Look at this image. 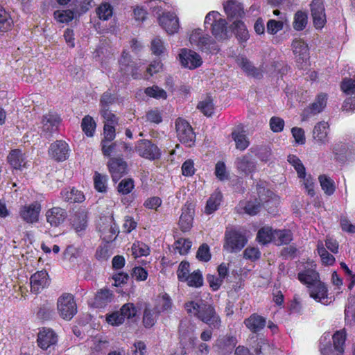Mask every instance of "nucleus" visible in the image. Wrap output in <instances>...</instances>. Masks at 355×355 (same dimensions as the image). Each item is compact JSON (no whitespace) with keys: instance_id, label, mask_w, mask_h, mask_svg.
<instances>
[{"instance_id":"49","label":"nucleus","mask_w":355,"mask_h":355,"mask_svg":"<svg viewBox=\"0 0 355 355\" xmlns=\"http://www.w3.org/2000/svg\"><path fill=\"white\" fill-rule=\"evenodd\" d=\"M214 173L220 181H225L230 179L229 173L227 171L225 164L223 162H217Z\"/></svg>"},{"instance_id":"24","label":"nucleus","mask_w":355,"mask_h":355,"mask_svg":"<svg viewBox=\"0 0 355 355\" xmlns=\"http://www.w3.org/2000/svg\"><path fill=\"white\" fill-rule=\"evenodd\" d=\"M121 71L124 75H131L133 78H139V75L135 71V67L130 60V55L126 51H123L119 60Z\"/></svg>"},{"instance_id":"1","label":"nucleus","mask_w":355,"mask_h":355,"mask_svg":"<svg viewBox=\"0 0 355 355\" xmlns=\"http://www.w3.org/2000/svg\"><path fill=\"white\" fill-rule=\"evenodd\" d=\"M184 308L189 314H193L211 329H218L220 327V318L211 304L202 300L190 301L184 304Z\"/></svg>"},{"instance_id":"29","label":"nucleus","mask_w":355,"mask_h":355,"mask_svg":"<svg viewBox=\"0 0 355 355\" xmlns=\"http://www.w3.org/2000/svg\"><path fill=\"white\" fill-rule=\"evenodd\" d=\"M75 10L71 9L67 10H57L53 12V17L55 20L61 24H67L71 21L75 17Z\"/></svg>"},{"instance_id":"40","label":"nucleus","mask_w":355,"mask_h":355,"mask_svg":"<svg viewBox=\"0 0 355 355\" xmlns=\"http://www.w3.org/2000/svg\"><path fill=\"white\" fill-rule=\"evenodd\" d=\"M236 165L238 169L245 173L252 172L255 167L254 162L249 159V157H239L237 159Z\"/></svg>"},{"instance_id":"46","label":"nucleus","mask_w":355,"mask_h":355,"mask_svg":"<svg viewBox=\"0 0 355 355\" xmlns=\"http://www.w3.org/2000/svg\"><path fill=\"white\" fill-rule=\"evenodd\" d=\"M236 345V339L234 337H226L218 340L217 345L227 353H231Z\"/></svg>"},{"instance_id":"55","label":"nucleus","mask_w":355,"mask_h":355,"mask_svg":"<svg viewBox=\"0 0 355 355\" xmlns=\"http://www.w3.org/2000/svg\"><path fill=\"white\" fill-rule=\"evenodd\" d=\"M275 235L278 239L279 245L288 244L293 239L292 233L288 230H275Z\"/></svg>"},{"instance_id":"54","label":"nucleus","mask_w":355,"mask_h":355,"mask_svg":"<svg viewBox=\"0 0 355 355\" xmlns=\"http://www.w3.org/2000/svg\"><path fill=\"white\" fill-rule=\"evenodd\" d=\"M211 255L209 250V247L207 243L202 244L196 253V258L204 262H207L211 259Z\"/></svg>"},{"instance_id":"22","label":"nucleus","mask_w":355,"mask_h":355,"mask_svg":"<svg viewBox=\"0 0 355 355\" xmlns=\"http://www.w3.org/2000/svg\"><path fill=\"white\" fill-rule=\"evenodd\" d=\"M244 324L252 332L258 333L265 327L266 320L261 315L253 313L244 320Z\"/></svg>"},{"instance_id":"26","label":"nucleus","mask_w":355,"mask_h":355,"mask_svg":"<svg viewBox=\"0 0 355 355\" xmlns=\"http://www.w3.org/2000/svg\"><path fill=\"white\" fill-rule=\"evenodd\" d=\"M329 124L325 121L318 123L313 131L314 139L320 143L324 144L328 141Z\"/></svg>"},{"instance_id":"18","label":"nucleus","mask_w":355,"mask_h":355,"mask_svg":"<svg viewBox=\"0 0 355 355\" xmlns=\"http://www.w3.org/2000/svg\"><path fill=\"white\" fill-rule=\"evenodd\" d=\"M224 10L228 18L241 19L244 15L243 6L237 0H227L223 3Z\"/></svg>"},{"instance_id":"50","label":"nucleus","mask_w":355,"mask_h":355,"mask_svg":"<svg viewBox=\"0 0 355 355\" xmlns=\"http://www.w3.org/2000/svg\"><path fill=\"white\" fill-rule=\"evenodd\" d=\"M288 161L294 166L299 178H304L306 177L305 167L297 157H288Z\"/></svg>"},{"instance_id":"14","label":"nucleus","mask_w":355,"mask_h":355,"mask_svg":"<svg viewBox=\"0 0 355 355\" xmlns=\"http://www.w3.org/2000/svg\"><path fill=\"white\" fill-rule=\"evenodd\" d=\"M57 341L58 336L51 329L44 327L38 333L37 340V345L44 350L55 345Z\"/></svg>"},{"instance_id":"48","label":"nucleus","mask_w":355,"mask_h":355,"mask_svg":"<svg viewBox=\"0 0 355 355\" xmlns=\"http://www.w3.org/2000/svg\"><path fill=\"white\" fill-rule=\"evenodd\" d=\"M132 252L136 257H138L148 255L150 249L146 244L142 242H137L133 243L132 246Z\"/></svg>"},{"instance_id":"16","label":"nucleus","mask_w":355,"mask_h":355,"mask_svg":"<svg viewBox=\"0 0 355 355\" xmlns=\"http://www.w3.org/2000/svg\"><path fill=\"white\" fill-rule=\"evenodd\" d=\"M60 123V116L55 113H49L43 116L42 119V134L46 137L51 135L52 133L57 131Z\"/></svg>"},{"instance_id":"33","label":"nucleus","mask_w":355,"mask_h":355,"mask_svg":"<svg viewBox=\"0 0 355 355\" xmlns=\"http://www.w3.org/2000/svg\"><path fill=\"white\" fill-rule=\"evenodd\" d=\"M319 275L318 273L313 270H307L304 272L298 273L299 280L306 284L311 285L313 286L315 285L318 281Z\"/></svg>"},{"instance_id":"63","label":"nucleus","mask_w":355,"mask_h":355,"mask_svg":"<svg viewBox=\"0 0 355 355\" xmlns=\"http://www.w3.org/2000/svg\"><path fill=\"white\" fill-rule=\"evenodd\" d=\"M342 90L348 95L355 94V80L345 78L341 83Z\"/></svg>"},{"instance_id":"5","label":"nucleus","mask_w":355,"mask_h":355,"mask_svg":"<svg viewBox=\"0 0 355 355\" xmlns=\"http://www.w3.org/2000/svg\"><path fill=\"white\" fill-rule=\"evenodd\" d=\"M57 305L60 315L64 320H71L77 313L76 304L71 294L66 293L60 296Z\"/></svg>"},{"instance_id":"34","label":"nucleus","mask_w":355,"mask_h":355,"mask_svg":"<svg viewBox=\"0 0 355 355\" xmlns=\"http://www.w3.org/2000/svg\"><path fill=\"white\" fill-rule=\"evenodd\" d=\"M222 193L220 191L214 192L209 198L205 207V212L207 214H211L216 211L220 204L222 200Z\"/></svg>"},{"instance_id":"27","label":"nucleus","mask_w":355,"mask_h":355,"mask_svg":"<svg viewBox=\"0 0 355 355\" xmlns=\"http://www.w3.org/2000/svg\"><path fill=\"white\" fill-rule=\"evenodd\" d=\"M69 151L68 144L62 140H57L52 143L49 148L50 155H67Z\"/></svg>"},{"instance_id":"12","label":"nucleus","mask_w":355,"mask_h":355,"mask_svg":"<svg viewBox=\"0 0 355 355\" xmlns=\"http://www.w3.org/2000/svg\"><path fill=\"white\" fill-rule=\"evenodd\" d=\"M159 22L160 26L168 34L177 33L180 28L178 18L173 12H163L159 17Z\"/></svg>"},{"instance_id":"47","label":"nucleus","mask_w":355,"mask_h":355,"mask_svg":"<svg viewBox=\"0 0 355 355\" xmlns=\"http://www.w3.org/2000/svg\"><path fill=\"white\" fill-rule=\"evenodd\" d=\"M256 355H272L273 349L264 340L261 339L254 349Z\"/></svg>"},{"instance_id":"10","label":"nucleus","mask_w":355,"mask_h":355,"mask_svg":"<svg viewBox=\"0 0 355 355\" xmlns=\"http://www.w3.org/2000/svg\"><path fill=\"white\" fill-rule=\"evenodd\" d=\"M107 166L112 180L115 182L128 172L127 163L120 157L110 158L107 162Z\"/></svg>"},{"instance_id":"64","label":"nucleus","mask_w":355,"mask_h":355,"mask_svg":"<svg viewBox=\"0 0 355 355\" xmlns=\"http://www.w3.org/2000/svg\"><path fill=\"white\" fill-rule=\"evenodd\" d=\"M123 318H132L137 314V309L132 303H127L122 306L121 310Z\"/></svg>"},{"instance_id":"9","label":"nucleus","mask_w":355,"mask_h":355,"mask_svg":"<svg viewBox=\"0 0 355 355\" xmlns=\"http://www.w3.org/2000/svg\"><path fill=\"white\" fill-rule=\"evenodd\" d=\"M41 209L40 203L35 201L29 205L21 206L19 211V215L26 223L33 224L38 221Z\"/></svg>"},{"instance_id":"20","label":"nucleus","mask_w":355,"mask_h":355,"mask_svg":"<svg viewBox=\"0 0 355 355\" xmlns=\"http://www.w3.org/2000/svg\"><path fill=\"white\" fill-rule=\"evenodd\" d=\"M47 277L48 273L46 270L37 271L31 275L30 279L31 291L37 293L44 288L49 284Z\"/></svg>"},{"instance_id":"51","label":"nucleus","mask_w":355,"mask_h":355,"mask_svg":"<svg viewBox=\"0 0 355 355\" xmlns=\"http://www.w3.org/2000/svg\"><path fill=\"white\" fill-rule=\"evenodd\" d=\"M198 108L206 116H211L213 113L214 104L210 97H207L205 100L200 101L198 105Z\"/></svg>"},{"instance_id":"7","label":"nucleus","mask_w":355,"mask_h":355,"mask_svg":"<svg viewBox=\"0 0 355 355\" xmlns=\"http://www.w3.org/2000/svg\"><path fill=\"white\" fill-rule=\"evenodd\" d=\"M101 238L106 243L114 241L119 233V230L112 218L104 217L100 219L98 225Z\"/></svg>"},{"instance_id":"57","label":"nucleus","mask_w":355,"mask_h":355,"mask_svg":"<svg viewBox=\"0 0 355 355\" xmlns=\"http://www.w3.org/2000/svg\"><path fill=\"white\" fill-rule=\"evenodd\" d=\"M134 188V182L132 179L122 180L117 187L119 193L126 195L130 193Z\"/></svg>"},{"instance_id":"62","label":"nucleus","mask_w":355,"mask_h":355,"mask_svg":"<svg viewBox=\"0 0 355 355\" xmlns=\"http://www.w3.org/2000/svg\"><path fill=\"white\" fill-rule=\"evenodd\" d=\"M270 128L273 132H281L285 125L284 119L278 116H272L269 122Z\"/></svg>"},{"instance_id":"58","label":"nucleus","mask_w":355,"mask_h":355,"mask_svg":"<svg viewBox=\"0 0 355 355\" xmlns=\"http://www.w3.org/2000/svg\"><path fill=\"white\" fill-rule=\"evenodd\" d=\"M191 241L189 239H180L175 243V248L180 254H186L191 247Z\"/></svg>"},{"instance_id":"35","label":"nucleus","mask_w":355,"mask_h":355,"mask_svg":"<svg viewBox=\"0 0 355 355\" xmlns=\"http://www.w3.org/2000/svg\"><path fill=\"white\" fill-rule=\"evenodd\" d=\"M275 238V231H272L270 227L261 228L257 235L258 241L263 245L270 243Z\"/></svg>"},{"instance_id":"3","label":"nucleus","mask_w":355,"mask_h":355,"mask_svg":"<svg viewBox=\"0 0 355 355\" xmlns=\"http://www.w3.org/2000/svg\"><path fill=\"white\" fill-rule=\"evenodd\" d=\"M189 42L199 50L207 53H215L218 51L216 42L207 34H204L201 29L192 31Z\"/></svg>"},{"instance_id":"19","label":"nucleus","mask_w":355,"mask_h":355,"mask_svg":"<svg viewBox=\"0 0 355 355\" xmlns=\"http://www.w3.org/2000/svg\"><path fill=\"white\" fill-rule=\"evenodd\" d=\"M182 214L179 220V226L182 232H188L193 224L194 209L191 205H185L182 209Z\"/></svg>"},{"instance_id":"15","label":"nucleus","mask_w":355,"mask_h":355,"mask_svg":"<svg viewBox=\"0 0 355 355\" xmlns=\"http://www.w3.org/2000/svg\"><path fill=\"white\" fill-rule=\"evenodd\" d=\"M327 95L320 94L318 95L315 101L307 108L304 109L302 114V120H307L311 115L321 112L327 105Z\"/></svg>"},{"instance_id":"31","label":"nucleus","mask_w":355,"mask_h":355,"mask_svg":"<svg viewBox=\"0 0 355 355\" xmlns=\"http://www.w3.org/2000/svg\"><path fill=\"white\" fill-rule=\"evenodd\" d=\"M139 155H159V149L149 140H143L137 146Z\"/></svg>"},{"instance_id":"61","label":"nucleus","mask_w":355,"mask_h":355,"mask_svg":"<svg viewBox=\"0 0 355 355\" xmlns=\"http://www.w3.org/2000/svg\"><path fill=\"white\" fill-rule=\"evenodd\" d=\"M145 93L148 96L157 99H166L167 97L166 92L164 89L159 88L157 86H153L146 88L145 90Z\"/></svg>"},{"instance_id":"60","label":"nucleus","mask_w":355,"mask_h":355,"mask_svg":"<svg viewBox=\"0 0 355 355\" xmlns=\"http://www.w3.org/2000/svg\"><path fill=\"white\" fill-rule=\"evenodd\" d=\"M100 114L105 120L104 124H118V118L114 114L111 112L110 108H101Z\"/></svg>"},{"instance_id":"21","label":"nucleus","mask_w":355,"mask_h":355,"mask_svg":"<svg viewBox=\"0 0 355 355\" xmlns=\"http://www.w3.org/2000/svg\"><path fill=\"white\" fill-rule=\"evenodd\" d=\"M310 296L317 302L323 304H328L327 288L326 286L319 282L310 287Z\"/></svg>"},{"instance_id":"8","label":"nucleus","mask_w":355,"mask_h":355,"mask_svg":"<svg viewBox=\"0 0 355 355\" xmlns=\"http://www.w3.org/2000/svg\"><path fill=\"white\" fill-rule=\"evenodd\" d=\"M178 57L181 64L189 69H196L202 64L200 55L191 49H182Z\"/></svg>"},{"instance_id":"6","label":"nucleus","mask_w":355,"mask_h":355,"mask_svg":"<svg viewBox=\"0 0 355 355\" xmlns=\"http://www.w3.org/2000/svg\"><path fill=\"white\" fill-rule=\"evenodd\" d=\"M175 129L177 137L180 142L188 146L193 144L196 139V134L189 122L179 118L175 121Z\"/></svg>"},{"instance_id":"32","label":"nucleus","mask_w":355,"mask_h":355,"mask_svg":"<svg viewBox=\"0 0 355 355\" xmlns=\"http://www.w3.org/2000/svg\"><path fill=\"white\" fill-rule=\"evenodd\" d=\"M60 194L65 202H80L85 199V196L83 193L75 189H71L70 190L65 189L62 191Z\"/></svg>"},{"instance_id":"25","label":"nucleus","mask_w":355,"mask_h":355,"mask_svg":"<svg viewBox=\"0 0 355 355\" xmlns=\"http://www.w3.org/2000/svg\"><path fill=\"white\" fill-rule=\"evenodd\" d=\"M232 137L235 142L236 148L240 150H244L250 144L245 131L241 127H237L233 130Z\"/></svg>"},{"instance_id":"43","label":"nucleus","mask_w":355,"mask_h":355,"mask_svg":"<svg viewBox=\"0 0 355 355\" xmlns=\"http://www.w3.org/2000/svg\"><path fill=\"white\" fill-rule=\"evenodd\" d=\"M318 252L321 257L322 261L325 265H333L335 262L334 257L329 254L322 242L318 243Z\"/></svg>"},{"instance_id":"30","label":"nucleus","mask_w":355,"mask_h":355,"mask_svg":"<svg viewBox=\"0 0 355 355\" xmlns=\"http://www.w3.org/2000/svg\"><path fill=\"white\" fill-rule=\"evenodd\" d=\"M94 189L100 193H106L107 191L108 176L95 171L93 176Z\"/></svg>"},{"instance_id":"23","label":"nucleus","mask_w":355,"mask_h":355,"mask_svg":"<svg viewBox=\"0 0 355 355\" xmlns=\"http://www.w3.org/2000/svg\"><path fill=\"white\" fill-rule=\"evenodd\" d=\"M72 225L76 232L85 230L87 226V212L84 209H78L71 219Z\"/></svg>"},{"instance_id":"56","label":"nucleus","mask_w":355,"mask_h":355,"mask_svg":"<svg viewBox=\"0 0 355 355\" xmlns=\"http://www.w3.org/2000/svg\"><path fill=\"white\" fill-rule=\"evenodd\" d=\"M116 125L104 124L103 126V138L101 141L109 142L112 141L116 137L115 126Z\"/></svg>"},{"instance_id":"42","label":"nucleus","mask_w":355,"mask_h":355,"mask_svg":"<svg viewBox=\"0 0 355 355\" xmlns=\"http://www.w3.org/2000/svg\"><path fill=\"white\" fill-rule=\"evenodd\" d=\"M160 311L153 312L149 308H145L143 316V323L146 328H150L155 324L157 314Z\"/></svg>"},{"instance_id":"38","label":"nucleus","mask_w":355,"mask_h":355,"mask_svg":"<svg viewBox=\"0 0 355 355\" xmlns=\"http://www.w3.org/2000/svg\"><path fill=\"white\" fill-rule=\"evenodd\" d=\"M239 64L242 69L249 76L255 78L261 76V71L260 69L255 68L251 62L246 58H242L239 61Z\"/></svg>"},{"instance_id":"41","label":"nucleus","mask_w":355,"mask_h":355,"mask_svg":"<svg viewBox=\"0 0 355 355\" xmlns=\"http://www.w3.org/2000/svg\"><path fill=\"white\" fill-rule=\"evenodd\" d=\"M334 348L336 350H343L346 340V331L345 329L336 331L332 336Z\"/></svg>"},{"instance_id":"2","label":"nucleus","mask_w":355,"mask_h":355,"mask_svg":"<svg viewBox=\"0 0 355 355\" xmlns=\"http://www.w3.org/2000/svg\"><path fill=\"white\" fill-rule=\"evenodd\" d=\"M208 25H210L211 32L217 40L221 41L228 37L227 23L218 11H211L206 15L205 26L208 28Z\"/></svg>"},{"instance_id":"45","label":"nucleus","mask_w":355,"mask_h":355,"mask_svg":"<svg viewBox=\"0 0 355 355\" xmlns=\"http://www.w3.org/2000/svg\"><path fill=\"white\" fill-rule=\"evenodd\" d=\"M306 13L302 11H297L294 17L293 28L297 31H302L306 27Z\"/></svg>"},{"instance_id":"59","label":"nucleus","mask_w":355,"mask_h":355,"mask_svg":"<svg viewBox=\"0 0 355 355\" xmlns=\"http://www.w3.org/2000/svg\"><path fill=\"white\" fill-rule=\"evenodd\" d=\"M100 114L105 120L104 124H118V118L114 114L111 112L110 108H101Z\"/></svg>"},{"instance_id":"28","label":"nucleus","mask_w":355,"mask_h":355,"mask_svg":"<svg viewBox=\"0 0 355 355\" xmlns=\"http://www.w3.org/2000/svg\"><path fill=\"white\" fill-rule=\"evenodd\" d=\"M12 26L13 20L10 12L0 5V32H8L11 30Z\"/></svg>"},{"instance_id":"52","label":"nucleus","mask_w":355,"mask_h":355,"mask_svg":"<svg viewBox=\"0 0 355 355\" xmlns=\"http://www.w3.org/2000/svg\"><path fill=\"white\" fill-rule=\"evenodd\" d=\"M186 281L189 286L200 287L202 285L203 279L200 270L194 271L189 275Z\"/></svg>"},{"instance_id":"4","label":"nucleus","mask_w":355,"mask_h":355,"mask_svg":"<svg viewBox=\"0 0 355 355\" xmlns=\"http://www.w3.org/2000/svg\"><path fill=\"white\" fill-rule=\"evenodd\" d=\"M247 243L244 234L236 230H227L225 234L223 248L230 253L241 251Z\"/></svg>"},{"instance_id":"36","label":"nucleus","mask_w":355,"mask_h":355,"mask_svg":"<svg viewBox=\"0 0 355 355\" xmlns=\"http://www.w3.org/2000/svg\"><path fill=\"white\" fill-rule=\"evenodd\" d=\"M112 299L113 294L109 289H101L96 295L95 303L101 307L112 302Z\"/></svg>"},{"instance_id":"11","label":"nucleus","mask_w":355,"mask_h":355,"mask_svg":"<svg viewBox=\"0 0 355 355\" xmlns=\"http://www.w3.org/2000/svg\"><path fill=\"white\" fill-rule=\"evenodd\" d=\"M310 6L315 27L322 28L327 21L322 0H313Z\"/></svg>"},{"instance_id":"17","label":"nucleus","mask_w":355,"mask_h":355,"mask_svg":"<svg viewBox=\"0 0 355 355\" xmlns=\"http://www.w3.org/2000/svg\"><path fill=\"white\" fill-rule=\"evenodd\" d=\"M46 221L52 227H58L63 223L67 217V213L65 209L55 207L46 211L45 214Z\"/></svg>"},{"instance_id":"44","label":"nucleus","mask_w":355,"mask_h":355,"mask_svg":"<svg viewBox=\"0 0 355 355\" xmlns=\"http://www.w3.org/2000/svg\"><path fill=\"white\" fill-rule=\"evenodd\" d=\"M96 14L100 19L108 20L113 14V8L108 3H102L96 9Z\"/></svg>"},{"instance_id":"53","label":"nucleus","mask_w":355,"mask_h":355,"mask_svg":"<svg viewBox=\"0 0 355 355\" xmlns=\"http://www.w3.org/2000/svg\"><path fill=\"white\" fill-rule=\"evenodd\" d=\"M150 49L154 55L159 56L165 52L166 47L159 37H155L151 42Z\"/></svg>"},{"instance_id":"37","label":"nucleus","mask_w":355,"mask_h":355,"mask_svg":"<svg viewBox=\"0 0 355 355\" xmlns=\"http://www.w3.org/2000/svg\"><path fill=\"white\" fill-rule=\"evenodd\" d=\"M81 128L87 137H92L95 132L96 124L91 116L87 115L82 119Z\"/></svg>"},{"instance_id":"39","label":"nucleus","mask_w":355,"mask_h":355,"mask_svg":"<svg viewBox=\"0 0 355 355\" xmlns=\"http://www.w3.org/2000/svg\"><path fill=\"white\" fill-rule=\"evenodd\" d=\"M320 186L324 192L328 195H332L335 191L334 182L326 175H320L318 178Z\"/></svg>"},{"instance_id":"13","label":"nucleus","mask_w":355,"mask_h":355,"mask_svg":"<svg viewBox=\"0 0 355 355\" xmlns=\"http://www.w3.org/2000/svg\"><path fill=\"white\" fill-rule=\"evenodd\" d=\"M292 49L296 62L300 64H306L309 59L308 44L301 39H295L292 42Z\"/></svg>"}]
</instances>
